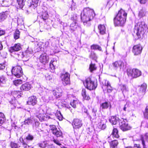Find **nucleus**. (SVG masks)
Listing matches in <instances>:
<instances>
[{
    "label": "nucleus",
    "mask_w": 148,
    "mask_h": 148,
    "mask_svg": "<svg viewBox=\"0 0 148 148\" xmlns=\"http://www.w3.org/2000/svg\"><path fill=\"white\" fill-rule=\"evenodd\" d=\"M95 16V14L93 9L89 7L84 8L83 13L81 14V20L84 25H85L88 22L92 19Z\"/></svg>",
    "instance_id": "obj_1"
},
{
    "label": "nucleus",
    "mask_w": 148,
    "mask_h": 148,
    "mask_svg": "<svg viewBox=\"0 0 148 148\" xmlns=\"http://www.w3.org/2000/svg\"><path fill=\"white\" fill-rule=\"evenodd\" d=\"M127 15V14L124 10L121 9L114 19L115 25L116 26H123L125 22Z\"/></svg>",
    "instance_id": "obj_2"
},
{
    "label": "nucleus",
    "mask_w": 148,
    "mask_h": 148,
    "mask_svg": "<svg viewBox=\"0 0 148 148\" xmlns=\"http://www.w3.org/2000/svg\"><path fill=\"white\" fill-rule=\"evenodd\" d=\"M146 26L144 22H138L135 25L134 29V32L136 34L138 38H140L141 33L146 28Z\"/></svg>",
    "instance_id": "obj_3"
},
{
    "label": "nucleus",
    "mask_w": 148,
    "mask_h": 148,
    "mask_svg": "<svg viewBox=\"0 0 148 148\" xmlns=\"http://www.w3.org/2000/svg\"><path fill=\"white\" fill-rule=\"evenodd\" d=\"M84 84L86 87L90 90L95 89L97 86L96 83H95L94 81L89 77L85 80Z\"/></svg>",
    "instance_id": "obj_4"
},
{
    "label": "nucleus",
    "mask_w": 148,
    "mask_h": 148,
    "mask_svg": "<svg viewBox=\"0 0 148 148\" xmlns=\"http://www.w3.org/2000/svg\"><path fill=\"white\" fill-rule=\"evenodd\" d=\"M127 74L128 77L132 78H136L141 76V72L137 69H128L127 70Z\"/></svg>",
    "instance_id": "obj_5"
},
{
    "label": "nucleus",
    "mask_w": 148,
    "mask_h": 148,
    "mask_svg": "<svg viewBox=\"0 0 148 148\" xmlns=\"http://www.w3.org/2000/svg\"><path fill=\"white\" fill-rule=\"evenodd\" d=\"M147 88V85L146 83H143L141 85L137 94L138 98L136 101V102L140 100L143 98Z\"/></svg>",
    "instance_id": "obj_6"
},
{
    "label": "nucleus",
    "mask_w": 148,
    "mask_h": 148,
    "mask_svg": "<svg viewBox=\"0 0 148 148\" xmlns=\"http://www.w3.org/2000/svg\"><path fill=\"white\" fill-rule=\"evenodd\" d=\"M11 72L13 75L17 78L20 77L23 75L22 69L19 66L13 67Z\"/></svg>",
    "instance_id": "obj_7"
},
{
    "label": "nucleus",
    "mask_w": 148,
    "mask_h": 148,
    "mask_svg": "<svg viewBox=\"0 0 148 148\" xmlns=\"http://www.w3.org/2000/svg\"><path fill=\"white\" fill-rule=\"evenodd\" d=\"M119 122L120 128L123 131H126L131 129L126 119H122L119 121Z\"/></svg>",
    "instance_id": "obj_8"
},
{
    "label": "nucleus",
    "mask_w": 148,
    "mask_h": 148,
    "mask_svg": "<svg viewBox=\"0 0 148 148\" xmlns=\"http://www.w3.org/2000/svg\"><path fill=\"white\" fill-rule=\"evenodd\" d=\"M113 68L116 70L119 68L120 69L123 70L125 67L124 63L121 61H116L112 64Z\"/></svg>",
    "instance_id": "obj_9"
},
{
    "label": "nucleus",
    "mask_w": 148,
    "mask_h": 148,
    "mask_svg": "<svg viewBox=\"0 0 148 148\" xmlns=\"http://www.w3.org/2000/svg\"><path fill=\"white\" fill-rule=\"evenodd\" d=\"M51 130L53 134L57 137H60L62 135V133L60 129H58L55 125L50 126Z\"/></svg>",
    "instance_id": "obj_10"
},
{
    "label": "nucleus",
    "mask_w": 148,
    "mask_h": 148,
    "mask_svg": "<svg viewBox=\"0 0 148 148\" xmlns=\"http://www.w3.org/2000/svg\"><path fill=\"white\" fill-rule=\"evenodd\" d=\"M70 75L67 73L63 74L61 76V80L63 84L65 85L69 84L70 83Z\"/></svg>",
    "instance_id": "obj_11"
},
{
    "label": "nucleus",
    "mask_w": 148,
    "mask_h": 148,
    "mask_svg": "<svg viewBox=\"0 0 148 148\" xmlns=\"http://www.w3.org/2000/svg\"><path fill=\"white\" fill-rule=\"evenodd\" d=\"M82 125V121L77 119H74L72 122V125L74 129L79 128Z\"/></svg>",
    "instance_id": "obj_12"
},
{
    "label": "nucleus",
    "mask_w": 148,
    "mask_h": 148,
    "mask_svg": "<svg viewBox=\"0 0 148 148\" xmlns=\"http://www.w3.org/2000/svg\"><path fill=\"white\" fill-rule=\"evenodd\" d=\"M142 48L140 45H138L134 46L132 49V52L134 55H138L140 54L142 51Z\"/></svg>",
    "instance_id": "obj_13"
},
{
    "label": "nucleus",
    "mask_w": 148,
    "mask_h": 148,
    "mask_svg": "<svg viewBox=\"0 0 148 148\" xmlns=\"http://www.w3.org/2000/svg\"><path fill=\"white\" fill-rule=\"evenodd\" d=\"M21 49V44L19 43L15 44L14 46L10 47L9 51L11 53L15 51H18L20 50Z\"/></svg>",
    "instance_id": "obj_14"
},
{
    "label": "nucleus",
    "mask_w": 148,
    "mask_h": 148,
    "mask_svg": "<svg viewBox=\"0 0 148 148\" xmlns=\"http://www.w3.org/2000/svg\"><path fill=\"white\" fill-rule=\"evenodd\" d=\"M39 60L41 63L45 64L48 62L49 61V57L47 56V54L46 53L42 54L40 56Z\"/></svg>",
    "instance_id": "obj_15"
},
{
    "label": "nucleus",
    "mask_w": 148,
    "mask_h": 148,
    "mask_svg": "<svg viewBox=\"0 0 148 148\" xmlns=\"http://www.w3.org/2000/svg\"><path fill=\"white\" fill-rule=\"evenodd\" d=\"M37 102L36 97L34 96H31L28 98L27 103L29 105L34 106L36 104Z\"/></svg>",
    "instance_id": "obj_16"
},
{
    "label": "nucleus",
    "mask_w": 148,
    "mask_h": 148,
    "mask_svg": "<svg viewBox=\"0 0 148 148\" xmlns=\"http://www.w3.org/2000/svg\"><path fill=\"white\" fill-rule=\"evenodd\" d=\"M32 86L29 83L27 82L23 84L20 88L21 90L26 91L31 89Z\"/></svg>",
    "instance_id": "obj_17"
},
{
    "label": "nucleus",
    "mask_w": 148,
    "mask_h": 148,
    "mask_svg": "<svg viewBox=\"0 0 148 148\" xmlns=\"http://www.w3.org/2000/svg\"><path fill=\"white\" fill-rule=\"evenodd\" d=\"M145 140L148 143V133H146L144 135H142L141 136V140L143 148H145L146 147Z\"/></svg>",
    "instance_id": "obj_18"
},
{
    "label": "nucleus",
    "mask_w": 148,
    "mask_h": 148,
    "mask_svg": "<svg viewBox=\"0 0 148 148\" xmlns=\"http://www.w3.org/2000/svg\"><path fill=\"white\" fill-rule=\"evenodd\" d=\"M53 94L56 98L60 97L62 95V90L60 89H58L56 90H53Z\"/></svg>",
    "instance_id": "obj_19"
},
{
    "label": "nucleus",
    "mask_w": 148,
    "mask_h": 148,
    "mask_svg": "<svg viewBox=\"0 0 148 148\" xmlns=\"http://www.w3.org/2000/svg\"><path fill=\"white\" fill-rule=\"evenodd\" d=\"M25 0H17L16 6L18 8H22L25 4Z\"/></svg>",
    "instance_id": "obj_20"
},
{
    "label": "nucleus",
    "mask_w": 148,
    "mask_h": 148,
    "mask_svg": "<svg viewBox=\"0 0 148 148\" xmlns=\"http://www.w3.org/2000/svg\"><path fill=\"white\" fill-rule=\"evenodd\" d=\"M109 121L112 125H116L119 120V118L116 116H112L109 119Z\"/></svg>",
    "instance_id": "obj_21"
},
{
    "label": "nucleus",
    "mask_w": 148,
    "mask_h": 148,
    "mask_svg": "<svg viewBox=\"0 0 148 148\" xmlns=\"http://www.w3.org/2000/svg\"><path fill=\"white\" fill-rule=\"evenodd\" d=\"M98 28L100 34L103 35L105 34L106 29L104 25H99L98 27Z\"/></svg>",
    "instance_id": "obj_22"
},
{
    "label": "nucleus",
    "mask_w": 148,
    "mask_h": 148,
    "mask_svg": "<svg viewBox=\"0 0 148 148\" xmlns=\"http://www.w3.org/2000/svg\"><path fill=\"white\" fill-rule=\"evenodd\" d=\"M110 107V108L111 105L110 102H105L102 103L101 104L100 107L102 109H107L109 107Z\"/></svg>",
    "instance_id": "obj_23"
},
{
    "label": "nucleus",
    "mask_w": 148,
    "mask_h": 148,
    "mask_svg": "<svg viewBox=\"0 0 148 148\" xmlns=\"http://www.w3.org/2000/svg\"><path fill=\"white\" fill-rule=\"evenodd\" d=\"M43 73L45 75V76L47 80H50L52 79L53 75L51 74H49L47 73V70H44Z\"/></svg>",
    "instance_id": "obj_24"
},
{
    "label": "nucleus",
    "mask_w": 148,
    "mask_h": 148,
    "mask_svg": "<svg viewBox=\"0 0 148 148\" xmlns=\"http://www.w3.org/2000/svg\"><path fill=\"white\" fill-rule=\"evenodd\" d=\"M102 83L103 84L102 88L103 91L104 92H105L106 90H104L105 88H107V87L108 85H109L110 84L108 81L105 80L103 81V82H102Z\"/></svg>",
    "instance_id": "obj_25"
},
{
    "label": "nucleus",
    "mask_w": 148,
    "mask_h": 148,
    "mask_svg": "<svg viewBox=\"0 0 148 148\" xmlns=\"http://www.w3.org/2000/svg\"><path fill=\"white\" fill-rule=\"evenodd\" d=\"M40 17L43 20H46L49 17L48 12L46 11L43 12L41 14Z\"/></svg>",
    "instance_id": "obj_26"
},
{
    "label": "nucleus",
    "mask_w": 148,
    "mask_h": 148,
    "mask_svg": "<svg viewBox=\"0 0 148 148\" xmlns=\"http://www.w3.org/2000/svg\"><path fill=\"white\" fill-rule=\"evenodd\" d=\"M33 122V119L31 117H30L25 119L24 121V123L25 125H29L32 124Z\"/></svg>",
    "instance_id": "obj_27"
},
{
    "label": "nucleus",
    "mask_w": 148,
    "mask_h": 148,
    "mask_svg": "<svg viewBox=\"0 0 148 148\" xmlns=\"http://www.w3.org/2000/svg\"><path fill=\"white\" fill-rule=\"evenodd\" d=\"M38 0H32L30 6L34 9L38 5Z\"/></svg>",
    "instance_id": "obj_28"
},
{
    "label": "nucleus",
    "mask_w": 148,
    "mask_h": 148,
    "mask_svg": "<svg viewBox=\"0 0 148 148\" xmlns=\"http://www.w3.org/2000/svg\"><path fill=\"white\" fill-rule=\"evenodd\" d=\"M45 114L43 113L39 114L36 116L39 119V121H42L45 119Z\"/></svg>",
    "instance_id": "obj_29"
},
{
    "label": "nucleus",
    "mask_w": 148,
    "mask_h": 148,
    "mask_svg": "<svg viewBox=\"0 0 148 148\" xmlns=\"http://www.w3.org/2000/svg\"><path fill=\"white\" fill-rule=\"evenodd\" d=\"M118 143L116 140H114L112 141L110 143L111 148H117Z\"/></svg>",
    "instance_id": "obj_30"
},
{
    "label": "nucleus",
    "mask_w": 148,
    "mask_h": 148,
    "mask_svg": "<svg viewBox=\"0 0 148 148\" xmlns=\"http://www.w3.org/2000/svg\"><path fill=\"white\" fill-rule=\"evenodd\" d=\"M112 136L113 137L117 138L119 137L118 134V131L116 128H114L112 133Z\"/></svg>",
    "instance_id": "obj_31"
},
{
    "label": "nucleus",
    "mask_w": 148,
    "mask_h": 148,
    "mask_svg": "<svg viewBox=\"0 0 148 148\" xmlns=\"http://www.w3.org/2000/svg\"><path fill=\"white\" fill-rule=\"evenodd\" d=\"M6 83L5 77L3 76H0V86H2Z\"/></svg>",
    "instance_id": "obj_32"
},
{
    "label": "nucleus",
    "mask_w": 148,
    "mask_h": 148,
    "mask_svg": "<svg viewBox=\"0 0 148 148\" xmlns=\"http://www.w3.org/2000/svg\"><path fill=\"white\" fill-rule=\"evenodd\" d=\"M5 120V116L4 114L0 112V126L4 123Z\"/></svg>",
    "instance_id": "obj_33"
},
{
    "label": "nucleus",
    "mask_w": 148,
    "mask_h": 148,
    "mask_svg": "<svg viewBox=\"0 0 148 148\" xmlns=\"http://www.w3.org/2000/svg\"><path fill=\"white\" fill-rule=\"evenodd\" d=\"M7 16V14L5 12L0 13V21H4L6 19Z\"/></svg>",
    "instance_id": "obj_34"
},
{
    "label": "nucleus",
    "mask_w": 148,
    "mask_h": 148,
    "mask_svg": "<svg viewBox=\"0 0 148 148\" xmlns=\"http://www.w3.org/2000/svg\"><path fill=\"white\" fill-rule=\"evenodd\" d=\"M82 95L84 99L86 100H88L90 99V97L89 96L87 95L86 94V90L85 89H83L82 91Z\"/></svg>",
    "instance_id": "obj_35"
},
{
    "label": "nucleus",
    "mask_w": 148,
    "mask_h": 148,
    "mask_svg": "<svg viewBox=\"0 0 148 148\" xmlns=\"http://www.w3.org/2000/svg\"><path fill=\"white\" fill-rule=\"evenodd\" d=\"M91 49L94 50L97 49L100 51L101 50V47L97 45L94 44L92 45L91 46Z\"/></svg>",
    "instance_id": "obj_36"
},
{
    "label": "nucleus",
    "mask_w": 148,
    "mask_h": 148,
    "mask_svg": "<svg viewBox=\"0 0 148 148\" xmlns=\"http://www.w3.org/2000/svg\"><path fill=\"white\" fill-rule=\"evenodd\" d=\"M97 67L95 64H92V62L90 65L89 69L90 72H92L93 71L96 70Z\"/></svg>",
    "instance_id": "obj_37"
},
{
    "label": "nucleus",
    "mask_w": 148,
    "mask_h": 148,
    "mask_svg": "<svg viewBox=\"0 0 148 148\" xmlns=\"http://www.w3.org/2000/svg\"><path fill=\"white\" fill-rule=\"evenodd\" d=\"M146 11L143 9L141 10L139 12L138 16L140 18L143 17L145 16Z\"/></svg>",
    "instance_id": "obj_38"
},
{
    "label": "nucleus",
    "mask_w": 148,
    "mask_h": 148,
    "mask_svg": "<svg viewBox=\"0 0 148 148\" xmlns=\"http://www.w3.org/2000/svg\"><path fill=\"white\" fill-rule=\"evenodd\" d=\"M114 0H109L108 2L106 7L109 9L113 5L114 3Z\"/></svg>",
    "instance_id": "obj_39"
},
{
    "label": "nucleus",
    "mask_w": 148,
    "mask_h": 148,
    "mask_svg": "<svg viewBox=\"0 0 148 148\" xmlns=\"http://www.w3.org/2000/svg\"><path fill=\"white\" fill-rule=\"evenodd\" d=\"M47 143L45 142L37 144L35 147H40L41 148H45Z\"/></svg>",
    "instance_id": "obj_40"
},
{
    "label": "nucleus",
    "mask_w": 148,
    "mask_h": 148,
    "mask_svg": "<svg viewBox=\"0 0 148 148\" xmlns=\"http://www.w3.org/2000/svg\"><path fill=\"white\" fill-rule=\"evenodd\" d=\"M40 123L38 121L35 122V125L34 126V127H35V130L38 132H40L42 130L41 129L38 128V126L39 125Z\"/></svg>",
    "instance_id": "obj_41"
},
{
    "label": "nucleus",
    "mask_w": 148,
    "mask_h": 148,
    "mask_svg": "<svg viewBox=\"0 0 148 148\" xmlns=\"http://www.w3.org/2000/svg\"><path fill=\"white\" fill-rule=\"evenodd\" d=\"M56 61H55L53 60H52L50 62L49 64L50 68H51V69H54L55 68V67L56 66Z\"/></svg>",
    "instance_id": "obj_42"
},
{
    "label": "nucleus",
    "mask_w": 148,
    "mask_h": 148,
    "mask_svg": "<svg viewBox=\"0 0 148 148\" xmlns=\"http://www.w3.org/2000/svg\"><path fill=\"white\" fill-rule=\"evenodd\" d=\"M22 82V80L20 79H18L13 81L14 84L16 86H17L21 84Z\"/></svg>",
    "instance_id": "obj_43"
},
{
    "label": "nucleus",
    "mask_w": 148,
    "mask_h": 148,
    "mask_svg": "<svg viewBox=\"0 0 148 148\" xmlns=\"http://www.w3.org/2000/svg\"><path fill=\"white\" fill-rule=\"evenodd\" d=\"M20 32L18 30H16L14 34V38L15 39H17L19 38Z\"/></svg>",
    "instance_id": "obj_44"
},
{
    "label": "nucleus",
    "mask_w": 148,
    "mask_h": 148,
    "mask_svg": "<svg viewBox=\"0 0 148 148\" xmlns=\"http://www.w3.org/2000/svg\"><path fill=\"white\" fill-rule=\"evenodd\" d=\"M34 139L33 136L30 134H29L26 137V139L28 143L29 141H32Z\"/></svg>",
    "instance_id": "obj_45"
},
{
    "label": "nucleus",
    "mask_w": 148,
    "mask_h": 148,
    "mask_svg": "<svg viewBox=\"0 0 148 148\" xmlns=\"http://www.w3.org/2000/svg\"><path fill=\"white\" fill-rule=\"evenodd\" d=\"M76 23L75 22L74 23H73L71 24L70 29L71 30L74 31L75 30V29L77 28V26L76 25Z\"/></svg>",
    "instance_id": "obj_46"
},
{
    "label": "nucleus",
    "mask_w": 148,
    "mask_h": 148,
    "mask_svg": "<svg viewBox=\"0 0 148 148\" xmlns=\"http://www.w3.org/2000/svg\"><path fill=\"white\" fill-rule=\"evenodd\" d=\"M90 58L95 60L96 61L97 59V57L95 53L91 51V52L90 55Z\"/></svg>",
    "instance_id": "obj_47"
},
{
    "label": "nucleus",
    "mask_w": 148,
    "mask_h": 148,
    "mask_svg": "<svg viewBox=\"0 0 148 148\" xmlns=\"http://www.w3.org/2000/svg\"><path fill=\"white\" fill-rule=\"evenodd\" d=\"M121 90L123 94L126 93L128 91V88L124 85L121 86Z\"/></svg>",
    "instance_id": "obj_48"
},
{
    "label": "nucleus",
    "mask_w": 148,
    "mask_h": 148,
    "mask_svg": "<svg viewBox=\"0 0 148 148\" xmlns=\"http://www.w3.org/2000/svg\"><path fill=\"white\" fill-rule=\"evenodd\" d=\"M17 21L18 25H21L23 24V19L21 17H18Z\"/></svg>",
    "instance_id": "obj_49"
},
{
    "label": "nucleus",
    "mask_w": 148,
    "mask_h": 148,
    "mask_svg": "<svg viewBox=\"0 0 148 148\" xmlns=\"http://www.w3.org/2000/svg\"><path fill=\"white\" fill-rule=\"evenodd\" d=\"M77 19V14L75 13H72L71 19L72 20L76 21Z\"/></svg>",
    "instance_id": "obj_50"
},
{
    "label": "nucleus",
    "mask_w": 148,
    "mask_h": 148,
    "mask_svg": "<svg viewBox=\"0 0 148 148\" xmlns=\"http://www.w3.org/2000/svg\"><path fill=\"white\" fill-rule=\"evenodd\" d=\"M10 145L12 148H19L20 147L17 144L13 142H11Z\"/></svg>",
    "instance_id": "obj_51"
},
{
    "label": "nucleus",
    "mask_w": 148,
    "mask_h": 148,
    "mask_svg": "<svg viewBox=\"0 0 148 148\" xmlns=\"http://www.w3.org/2000/svg\"><path fill=\"white\" fill-rule=\"evenodd\" d=\"M56 116L57 118L60 120L61 121L62 120L63 117L60 111H58L57 112Z\"/></svg>",
    "instance_id": "obj_52"
},
{
    "label": "nucleus",
    "mask_w": 148,
    "mask_h": 148,
    "mask_svg": "<svg viewBox=\"0 0 148 148\" xmlns=\"http://www.w3.org/2000/svg\"><path fill=\"white\" fill-rule=\"evenodd\" d=\"M106 88L107 89L106 92H110L112 91V88L110 84L109 85H108V86H107V88Z\"/></svg>",
    "instance_id": "obj_53"
},
{
    "label": "nucleus",
    "mask_w": 148,
    "mask_h": 148,
    "mask_svg": "<svg viewBox=\"0 0 148 148\" xmlns=\"http://www.w3.org/2000/svg\"><path fill=\"white\" fill-rule=\"evenodd\" d=\"M145 110V111L144 114V116L145 118L148 119V106L146 107Z\"/></svg>",
    "instance_id": "obj_54"
},
{
    "label": "nucleus",
    "mask_w": 148,
    "mask_h": 148,
    "mask_svg": "<svg viewBox=\"0 0 148 148\" xmlns=\"http://www.w3.org/2000/svg\"><path fill=\"white\" fill-rule=\"evenodd\" d=\"M77 103V101L76 100H74L72 102H71L70 105L73 107L75 108L76 107V104Z\"/></svg>",
    "instance_id": "obj_55"
},
{
    "label": "nucleus",
    "mask_w": 148,
    "mask_h": 148,
    "mask_svg": "<svg viewBox=\"0 0 148 148\" xmlns=\"http://www.w3.org/2000/svg\"><path fill=\"white\" fill-rule=\"evenodd\" d=\"M6 64L5 63L0 64V70H3L4 69L5 67Z\"/></svg>",
    "instance_id": "obj_56"
},
{
    "label": "nucleus",
    "mask_w": 148,
    "mask_h": 148,
    "mask_svg": "<svg viewBox=\"0 0 148 148\" xmlns=\"http://www.w3.org/2000/svg\"><path fill=\"white\" fill-rule=\"evenodd\" d=\"M97 109L96 108H94L92 109V111L93 114V116L94 117V118H95L96 116V112H97Z\"/></svg>",
    "instance_id": "obj_57"
},
{
    "label": "nucleus",
    "mask_w": 148,
    "mask_h": 148,
    "mask_svg": "<svg viewBox=\"0 0 148 148\" xmlns=\"http://www.w3.org/2000/svg\"><path fill=\"white\" fill-rule=\"evenodd\" d=\"M24 148H29V146L25 142L22 144Z\"/></svg>",
    "instance_id": "obj_58"
},
{
    "label": "nucleus",
    "mask_w": 148,
    "mask_h": 148,
    "mask_svg": "<svg viewBox=\"0 0 148 148\" xmlns=\"http://www.w3.org/2000/svg\"><path fill=\"white\" fill-rule=\"evenodd\" d=\"M147 0H139V2L141 4H144L147 2Z\"/></svg>",
    "instance_id": "obj_59"
},
{
    "label": "nucleus",
    "mask_w": 148,
    "mask_h": 148,
    "mask_svg": "<svg viewBox=\"0 0 148 148\" xmlns=\"http://www.w3.org/2000/svg\"><path fill=\"white\" fill-rule=\"evenodd\" d=\"M26 53L27 54V55L29 54H32L33 53V51L32 50H31L30 51H29L28 50H27L26 51Z\"/></svg>",
    "instance_id": "obj_60"
},
{
    "label": "nucleus",
    "mask_w": 148,
    "mask_h": 148,
    "mask_svg": "<svg viewBox=\"0 0 148 148\" xmlns=\"http://www.w3.org/2000/svg\"><path fill=\"white\" fill-rule=\"evenodd\" d=\"M53 141L55 143H56L57 145H61L59 141L56 140H54Z\"/></svg>",
    "instance_id": "obj_61"
},
{
    "label": "nucleus",
    "mask_w": 148,
    "mask_h": 148,
    "mask_svg": "<svg viewBox=\"0 0 148 148\" xmlns=\"http://www.w3.org/2000/svg\"><path fill=\"white\" fill-rule=\"evenodd\" d=\"M5 32L4 30H0V36L4 34Z\"/></svg>",
    "instance_id": "obj_62"
},
{
    "label": "nucleus",
    "mask_w": 148,
    "mask_h": 148,
    "mask_svg": "<svg viewBox=\"0 0 148 148\" xmlns=\"http://www.w3.org/2000/svg\"><path fill=\"white\" fill-rule=\"evenodd\" d=\"M45 148H52V146L47 143Z\"/></svg>",
    "instance_id": "obj_63"
},
{
    "label": "nucleus",
    "mask_w": 148,
    "mask_h": 148,
    "mask_svg": "<svg viewBox=\"0 0 148 148\" xmlns=\"http://www.w3.org/2000/svg\"><path fill=\"white\" fill-rule=\"evenodd\" d=\"M134 148H141L139 146V145L135 144L134 147Z\"/></svg>",
    "instance_id": "obj_64"
}]
</instances>
